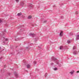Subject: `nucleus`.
I'll return each mask as SVG.
<instances>
[{"label":"nucleus","instance_id":"7ed1b4c3","mask_svg":"<svg viewBox=\"0 0 79 79\" xmlns=\"http://www.w3.org/2000/svg\"><path fill=\"white\" fill-rule=\"evenodd\" d=\"M27 68H31V66L29 64H28L27 65Z\"/></svg>","mask_w":79,"mask_h":79},{"label":"nucleus","instance_id":"0eeeda50","mask_svg":"<svg viewBox=\"0 0 79 79\" xmlns=\"http://www.w3.org/2000/svg\"><path fill=\"white\" fill-rule=\"evenodd\" d=\"M30 35H32L33 36L34 35V34H32V33H31L30 34Z\"/></svg>","mask_w":79,"mask_h":79},{"label":"nucleus","instance_id":"4468645a","mask_svg":"<svg viewBox=\"0 0 79 79\" xmlns=\"http://www.w3.org/2000/svg\"><path fill=\"white\" fill-rule=\"evenodd\" d=\"M77 73H79V71H77Z\"/></svg>","mask_w":79,"mask_h":79},{"label":"nucleus","instance_id":"a211bd4d","mask_svg":"<svg viewBox=\"0 0 79 79\" xmlns=\"http://www.w3.org/2000/svg\"><path fill=\"white\" fill-rule=\"evenodd\" d=\"M74 48V47H73V49H75Z\"/></svg>","mask_w":79,"mask_h":79},{"label":"nucleus","instance_id":"20e7f679","mask_svg":"<svg viewBox=\"0 0 79 79\" xmlns=\"http://www.w3.org/2000/svg\"><path fill=\"white\" fill-rule=\"evenodd\" d=\"M31 18H32V16H29L28 17V18L29 19H31Z\"/></svg>","mask_w":79,"mask_h":79},{"label":"nucleus","instance_id":"dca6fc26","mask_svg":"<svg viewBox=\"0 0 79 79\" xmlns=\"http://www.w3.org/2000/svg\"><path fill=\"white\" fill-rule=\"evenodd\" d=\"M4 67H5V68H6V65H5V66H4Z\"/></svg>","mask_w":79,"mask_h":79},{"label":"nucleus","instance_id":"f3484780","mask_svg":"<svg viewBox=\"0 0 79 79\" xmlns=\"http://www.w3.org/2000/svg\"><path fill=\"white\" fill-rule=\"evenodd\" d=\"M3 43H5V42L4 41V42H3Z\"/></svg>","mask_w":79,"mask_h":79},{"label":"nucleus","instance_id":"f257e3e1","mask_svg":"<svg viewBox=\"0 0 79 79\" xmlns=\"http://www.w3.org/2000/svg\"><path fill=\"white\" fill-rule=\"evenodd\" d=\"M60 37L63 36V31H61V32L60 33Z\"/></svg>","mask_w":79,"mask_h":79},{"label":"nucleus","instance_id":"9d476101","mask_svg":"<svg viewBox=\"0 0 79 79\" xmlns=\"http://www.w3.org/2000/svg\"><path fill=\"white\" fill-rule=\"evenodd\" d=\"M54 70H57V68H55L54 69Z\"/></svg>","mask_w":79,"mask_h":79},{"label":"nucleus","instance_id":"9b49d317","mask_svg":"<svg viewBox=\"0 0 79 79\" xmlns=\"http://www.w3.org/2000/svg\"><path fill=\"white\" fill-rule=\"evenodd\" d=\"M70 73L71 74H73V72H70Z\"/></svg>","mask_w":79,"mask_h":79},{"label":"nucleus","instance_id":"6e6552de","mask_svg":"<svg viewBox=\"0 0 79 79\" xmlns=\"http://www.w3.org/2000/svg\"><path fill=\"white\" fill-rule=\"evenodd\" d=\"M62 48H63V47L62 46L60 47V50H61Z\"/></svg>","mask_w":79,"mask_h":79},{"label":"nucleus","instance_id":"f8f14e48","mask_svg":"<svg viewBox=\"0 0 79 79\" xmlns=\"http://www.w3.org/2000/svg\"><path fill=\"white\" fill-rule=\"evenodd\" d=\"M5 40H6V41H7V40H8V39H7V38Z\"/></svg>","mask_w":79,"mask_h":79},{"label":"nucleus","instance_id":"f03ea898","mask_svg":"<svg viewBox=\"0 0 79 79\" xmlns=\"http://www.w3.org/2000/svg\"><path fill=\"white\" fill-rule=\"evenodd\" d=\"M21 15H22V14L21 13H19L17 15L18 16H21Z\"/></svg>","mask_w":79,"mask_h":79},{"label":"nucleus","instance_id":"ddd939ff","mask_svg":"<svg viewBox=\"0 0 79 79\" xmlns=\"http://www.w3.org/2000/svg\"><path fill=\"white\" fill-rule=\"evenodd\" d=\"M16 1L17 2H19V0H16Z\"/></svg>","mask_w":79,"mask_h":79},{"label":"nucleus","instance_id":"423d86ee","mask_svg":"<svg viewBox=\"0 0 79 79\" xmlns=\"http://www.w3.org/2000/svg\"><path fill=\"white\" fill-rule=\"evenodd\" d=\"M79 35H77V39H79Z\"/></svg>","mask_w":79,"mask_h":79},{"label":"nucleus","instance_id":"6ab92c4d","mask_svg":"<svg viewBox=\"0 0 79 79\" xmlns=\"http://www.w3.org/2000/svg\"><path fill=\"white\" fill-rule=\"evenodd\" d=\"M0 59H1V58H0Z\"/></svg>","mask_w":79,"mask_h":79},{"label":"nucleus","instance_id":"39448f33","mask_svg":"<svg viewBox=\"0 0 79 79\" xmlns=\"http://www.w3.org/2000/svg\"><path fill=\"white\" fill-rule=\"evenodd\" d=\"M15 75V76L16 77H17L18 76V75L17 74V73H16Z\"/></svg>","mask_w":79,"mask_h":79},{"label":"nucleus","instance_id":"2eb2a0df","mask_svg":"<svg viewBox=\"0 0 79 79\" xmlns=\"http://www.w3.org/2000/svg\"><path fill=\"white\" fill-rule=\"evenodd\" d=\"M2 22V20L0 19V23H1Z\"/></svg>","mask_w":79,"mask_h":79},{"label":"nucleus","instance_id":"1a4fd4ad","mask_svg":"<svg viewBox=\"0 0 79 79\" xmlns=\"http://www.w3.org/2000/svg\"><path fill=\"white\" fill-rule=\"evenodd\" d=\"M70 43V41H69V40H68V41H67V43H68V44H69Z\"/></svg>","mask_w":79,"mask_h":79}]
</instances>
